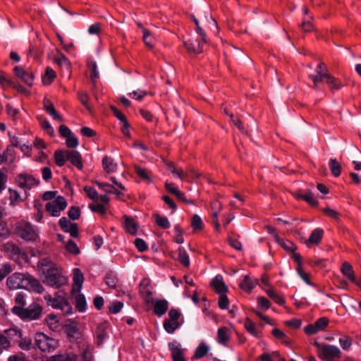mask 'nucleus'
Wrapping results in <instances>:
<instances>
[{"mask_svg": "<svg viewBox=\"0 0 361 361\" xmlns=\"http://www.w3.org/2000/svg\"><path fill=\"white\" fill-rule=\"evenodd\" d=\"M6 283L10 289H26L37 293H42L44 290L39 281L27 273L16 272L8 276Z\"/></svg>", "mask_w": 361, "mask_h": 361, "instance_id": "f257e3e1", "label": "nucleus"}, {"mask_svg": "<svg viewBox=\"0 0 361 361\" xmlns=\"http://www.w3.org/2000/svg\"><path fill=\"white\" fill-rule=\"evenodd\" d=\"M56 164L61 167L65 165L66 161H70L78 169H83L82 158L77 150H56L54 154Z\"/></svg>", "mask_w": 361, "mask_h": 361, "instance_id": "f03ea898", "label": "nucleus"}, {"mask_svg": "<svg viewBox=\"0 0 361 361\" xmlns=\"http://www.w3.org/2000/svg\"><path fill=\"white\" fill-rule=\"evenodd\" d=\"M42 306L35 302L31 303L27 307H13L11 308V312L25 322L40 319L42 315Z\"/></svg>", "mask_w": 361, "mask_h": 361, "instance_id": "7ed1b4c3", "label": "nucleus"}, {"mask_svg": "<svg viewBox=\"0 0 361 361\" xmlns=\"http://www.w3.org/2000/svg\"><path fill=\"white\" fill-rule=\"evenodd\" d=\"M35 345L39 350L44 353H51L56 350L59 346L57 340L48 336L42 332H37L35 334Z\"/></svg>", "mask_w": 361, "mask_h": 361, "instance_id": "20e7f679", "label": "nucleus"}, {"mask_svg": "<svg viewBox=\"0 0 361 361\" xmlns=\"http://www.w3.org/2000/svg\"><path fill=\"white\" fill-rule=\"evenodd\" d=\"M4 250L10 255L11 258L16 262L19 265L24 263H28V255L18 245L12 241L7 242L4 245Z\"/></svg>", "mask_w": 361, "mask_h": 361, "instance_id": "39448f33", "label": "nucleus"}, {"mask_svg": "<svg viewBox=\"0 0 361 361\" xmlns=\"http://www.w3.org/2000/svg\"><path fill=\"white\" fill-rule=\"evenodd\" d=\"M45 280L44 282L52 287L56 288H61L66 282L59 269L56 267H51L44 271Z\"/></svg>", "mask_w": 361, "mask_h": 361, "instance_id": "423d86ee", "label": "nucleus"}, {"mask_svg": "<svg viewBox=\"0 0 361 361\" xmlns=\"http://www.w3.org/2000/svg\"><path fill=\"white\" fill-rule=\"evenodd\" d=\"M16 235L26 241H35L37 234L32 224L29 222L20 223L16 225L14 228Z\"/></svg>", "mask_w": 361, "mask_h": 361, "instance_id": "0eeeda50", "label": "nucleus"}, {"mask_svg": "<svg viewBox=\"0 0 361 361\" xmlns=\"http://www.w3.org/2000/svg\"><path fill=\"white\" fill-rule=\"evenodd\" d=\"M67 207V201L63 196H57L53 202L45 204L46 211L52 216H59L60 212L63 211Z\"/></svg>", "mask_w": 361, "mask_h": 361, "instance_id": "6e6552de", "label": "nucleus"}, {"mask_svg": "<svg viewBox=\"0 0 361 361\" xmlns=\"http://www.w3.org/2000/svg\"><path fill=\"white\" fill-rule=\"evenodd\" d=\"M15 183L20 188L31 190L34 186L39 185L40 181L31 174L20 173L16 176Z\"/></svg>", "mask_w": 361, "mask_h": 361, "instance_id": "1a4fd4ad", "label": "nucleus"}, {"mask_svg": "<svg viewBox=\"0 0 361 361\" xmlns=\"http://www.w3.org/2000/svg\"><path fill=\"white\" fill-rule=\"evenodd\" d=\"M341 354L337 346L326 344L322 350L317 353V356L323 361H337V359L341 358Z\"/></svg>", "mask_w": 361, "mask_h": 361, "instance_id": "9d476101", "label": "nucleus"}, {"mask_svg": "<svg viewBox=\"0 0 361 361\" xmlns=\"http://www.w3.org/2000/svg\"><path fill=\"white\" fill-rule=\"evenodd\" d=\"M59 225L66 233H68L71 237L79 236V228L76 223H72L66 217L63 216L59 221Z\"/></svg>", "mask_w": 361, "mask_h": 361, "instance_id": "9b49d317", "label": "nucleus"}, {"mask_svg": "<svg viewBox=\"0 0 361 361\" xmlns=\"http://www.w3.org/2000/svg\"><path fill=\"white\" fill-rule=\"evenodd\" d=\"M169 348L171 353L173 361H187L184 356V349L176 341L169 343Z\"/></svg>", "mask_w": 361, "mask_h": 361, "instance_id": "f8f14e48", "label": "nucleus"}, {"mask_svg": "<svg viewBox=\"0 0 361 361\" xmlns=\"http://www.w3.org/2000/svg\"><path fill=\"white\" fill-rule=\"evenodd\" d=\"M341 271L343 275L348 278L353 283L361 288V278L359 280L356 279L353 267L350 263L344 262L341 265Z\"/></svg>", "mask_w": 361, "mask_h": 361, "instance_id": "ddd939ff", "label": "nucleus"}, {"mask_svg": "<svg viewBox=\"0 0 361 361\" xmlns=\"http://www.w3.org/2000/svg\"><path fill=\"white\" fill-rule=\"evenodd\" d=\"M210 286L212 287L217 294H223L228 292V286L224 281L223 276L220 274L216 275L210 282Z\"/></svg>", "mask_w": 361, "mask_h": 361, "instance_id": "4468645a", "label": "nucleus"}, {"mask_svg": "<svg viewBox=\"0 0 361 361\" xmlns=\"http://www.w3.org/2000/svg\"><path fill=\"white\" fill-rule=\"evenodd\" d=\"M109 327L108 321H104L97 326L96 336H97V345L100 346L103 344L105 338L107 336L106 330Z\"/></svg>", "mask_w": 361, "mask_h": 361, "instance_id": "2eb2a0df", "label": "nucleus"}, {"mask_svg": "<svg viewBox=\"0 0 361 361\" xmlns=\"http://www.w3.org/2000/svg\"><path fill=\"white\" fill-rule=\"evenodd\" d=\"M73 284L72 287V292H80L84 282V276L82 271L79 268H75L73 269Z\"/></svg>", "mask_w": 361, "mask_h": 361, "instance_id": "dca6fc26", "label": "nucleus"}, {"mask_svg": "<svg viewBox=\"0 0 361 361\" xmlns=\"http://www.w3.org/2000/svg\"><path fill=\"white\" fill-rule=\"evenodd\" d=\"M184 47L189 53L200 54L202 52L201 42L197 39H190L183 42Z\"/></svg>", "mask_w": 361, "mask_h": 361, "instance_id": "f3484780", "label": "nucleus"}, {"mask_svg": "<svg viewBox=\"0 0 361 361\" xmlns=\"http://www.w3.org/2000/svg\"><path fill=\"white\" fill-rule=\"evenodd\" d=\"M0 84L4 88L6 85L10 86L16 89L19 93L24 94H30V91L19 83H16L5 76H0Z\"/></svg>", "mask_w": 361, "mask_h": 361, "instance_id": "a211bd4d", "label": "nucleus"}, {"mask_svg": "<svg viewBox=\"0 0 361 361\" xmlns=\"http://www.w3.org/2000/svg\"><path fill=\"white\" fill-rule=\"evenodd\" d=\"M63 328L68 338H76L75 335L78 333L79 329L75 321L68 319Z\"/></svg>", "mask_w": 361, "mask_h": 361, "instance_id": "6ab92c4d", "label": "nucleus"}, {"mask_svg": "<svg viewBox=\"0 0 361 361\" xmlns=\"http://www.w3.org/2000/svg\"><path fill=\"white\" fill-rule=\"evenodd\" d=\"M123 218L124 219V227L126 231L133 235H136L137 232L138 224L135 221V219L126 214L123 215Z\"/></svg>", "mask_w": 361, "mask_h": 361, "instance_id": "aec40b11", "label": "nucleus"}, {"mask_svg": "<svg viewBox=\"0 0 361 361\" xmlns=\"http://www.w3.org/2000/svg\"><path fill=\"white\" fill-rule=\"evenodd\" d=\"M102 164L104 171L109 174L112 173L117 170V164L114 161V159L111 157L107 155L103 157Z\"/></svg>", "mask_w": 361, "mask_h": 361, "instance_id": "412c9836", "label": "nucleus"}, {"mask_svg": "<svg viewBox=\"0 0 361 361\" xmlns=\"http://www.w3.org/2000/svg\"><path fill=\"white\" fill-rule=\"evenodd\" d=\"M169 308V302L166 300H157L154 304L153 312L158 316L161 317L166 313Z\"/></svg>", "mask_w": 361, "mask_h": 361, "instance_id": "4be33fe9", "label": "nucleus"}, {"mask_svg": "<svg viewBox=\"0 0 361 361\" xmlns=\"http://www.w3.org/2000/svg\"><path fill=\"white\" fill-rule=\"evenodd\" d=\"M257 284V279H252L247 275L244 276L243 281L240 282V287L245 292L250 293L254 289Z\"/></svg>", "mask_w": 361, "mask_h": 361, "instance_id": "5701e85b", "label": "nucleus"}, {"mask_svg": "<svg viewBox=\"0 0 361 361\" xmlns=\"http://www.w3.org/2000/svg\"><path fill=\"white\" fill-rule=\"evenodd\" d=\"M140 293L145 299L149 298L152 295V287L148 279H144L140 284Z\"/></svg>", "mask_w": 361, "mask_h": 361, "instance_id": "b1692460", "label": "nucleus"}, {"mask_svg": "<svg viewBox=\"0 0 361 361\" xmlns=\"http://www.w3.org/2000/svg\"><path fill=\"white\" fill-rule=\"evenodd\" d=\"M324 235V231L322 228H317L312 231L308 240L306 241V244L310 243L318 245Z\"/></svg>", "mask_w": 361, "mask_h": 361, "instance_id": "393cba45", "label": "nucleus"}, {"mask_svg": "<svg viewBox=\"0 0 361 361\" xmlns=\"http://www.w3.org/2000/svg\"><path fill=\"white\" fill-rule=\"evenodd\" d=\"M44 108L46 111L56 120L63 121L62 116L56 111L54 104L49 100L44 102Z\"/></svg>", "mask_w": 361, "mask_h": 361, "instance_id": "a878e982", "label": "nucleus"}, {"mask_svg": "<svg viewBox=\"0 0 361 361\" xmlns=\"http://www.w3.org/2000/svg\"><path fill=\"white\" fill-rule=\"evenodd\" d=\"M8 192L10 194L9 200H10V204L11 206H16L18 203L25 201V200L27 198L26 192H25V197L24 198H23L20 195L19 192L17 190L12 189L11 188H8Z\"/></svg>", "mask_w": 361, "mask_h": 361, "instance_id": "bb28decb", "label": "nucleus"}, {"mask_svg": "<svg viewBox=\"0 0 361 361\" xmlns=\"http://www.w3.org/2000/svg\"><path fill=\"white\" fill-rule=\"evenodd\" d=\"M244 326L251 335L255 337L260 336L262 331L257 329L255 324L249 317L245 319Z\"/></svg>", "mask_w": 361, "mask_h": 361, "instance_id": "cd10ccee", "label": "nucleus"}, {"mask_svg": "<svg viewBox=\"0 0 361 361\" xmlns=\"http://www.w3.org/2000/svg\"><path fill=\"white\" fill-rule=\"evenodd\" d=\"M104 281L109 288L115 289L117 286L118 279L116 274L114 272L110 271L106 274Z\"/></svg>", "mask_w": 361, "mask_h": 361, "instance_id": "c85d7f7f", "label": "nucleus"}, {"mask_svg": "<svg viewBox=\"0 0 361 361\" xmlns=\"http://www.w3.org/2000/svg\"><path fill=\"white\" fill-rule=\"evenodd\" d=\"M20 341H18V346L23 350H30L35 348V343H32V339L28 337H19Z\"/></svg>", "mask_w": 361, "mask_h": 361, "instance_id": "c756f323", "label": "nucleus"}, {"mask_svg": "<svg viewBox=\"0 0 361 361\" xmlns=\"http://www.w3.org/2000/svg\"><path fill=\"white\" fill-rule=\"evenodd\" d=\"M37 118L39 121L42 128L47 131L49 136L54 137L55 135V131L49 121L47 118H43L42 116H37Z\"/></svg>", "mask_w": 361, "mask_h": 361, "instance_id": "7c9ffc66", "label": "nucleus"}, {"mask_svg": "<svg viewBox=\"0 0 361 361\" xmlns=\"http://www.w3.org/2000/svg\"><path fill=\"white\" fill-rule=\"evenodd\" d=\"M180 325L181 324L178 321L171 319H165L163 324L164 329L169 334H173Z\"/></svg>", "mask_w": 361, "mask_h": 361, "instance_id": "2f4dec72", "label": "nucleus"}, {"mask_svg": "<svg viewBox=\"0 0 361 361\" xmlns=\"http://www.w3.org/2000/svg\"><path fill=\"white\" fill-rule=\"evenodd\" d=\"M45 322L52 331H57L59 327V322L57 316L54 314H49L45 319Z\"/></svg>", "mask_w": 361, "mask_h": 361, "instance_id": "473e14b6", "label": "nucleus"}, {"mask_svg": "<svg viewBox=\"0 0 361 361\" xmlns=\"http://www.w3.org/2000/svg\"><path fill=\"white\" fill-rule=\"evenodd\" d=\"M229 340L228 334V329L226 326L219 328L217 331V341L219 343L226 345V342Z\"/></svg>", "mask_w": 361, "mask_h": 361, "instance_id": "72a5a7b5", "label": "nucleus"}, {"mask_svg": "<svg viewBox=\"0 0 361 361\" xmlns=\"http://www.w3.org/2000/svg\"><path fill=\"white\" fill-rule=\"evenodd\" d=\"M326 82L328 84L331 90H338L342 87L341 81L338 78H334L328 73L327 76L326 77Z\"/></svg>", "mask_w": 361, "mask_h": 361, "instance_id": "f704fd0d", "label": "nucleus"}, {"mask_svg": "<svg viewBox=\"0 0 361 361\" xmlns=\"http://www.w3.org/2000/svg\"><path fill=\"white\" fill-rule=\"evenodd\" d=\"M56 77L55 71L50 67H47L45 70L44 76L42 77V82L44 85H50Z\"/></svg>", "mask_w": 361, "mask_h": 361, "instance_id": "c9c22d12", "label": "nucleus"}, {"mask_svg": "<svg viewBox=\"0 0 361 361\" xmlns=\"http://www.w3.org/2000/svg\"><path fill=\"white\" fill-rule=\"evenodd\" d=\"M153 217L155 219V223L158 226L164 229H167L170 227V223L167 217L162 216L157 213L154 214Z\"/></svg>", "mask_w": 361, "mask_h": 361, "instance_id": "e433bc0d", "label": "nucleus"}, {"mask_svg": "<svg viewBox=\"0 0 361 361\" xmlns=\"http://www.w3.org/2000/svg\"><path fill=\"white\" fill-rule=\"evenodd\" d=\"M3 212H0V237L6 239L11 235V231L8 228L7 223L2 221Z\"/></svg>", "mask_w": 361, "mask_h": 361, "instance_id": "4c0bfd02", "label": "nucleus"}, {"mask_svg": "<svg viewBox=\"0 0 361 361\" xmlns=\"http://www.w3.org/2000/svg\"><path fill=\"white\" fill-rule=\"evenodd\" d=\"M178 262L185 267H188L190 266V259L189 255L183 247L178 248Z\"/></svg>", "mask_w": 361, "mask_h": 361, "instance_id": "58836bf2", "label": "nucleus"}, {"mask_svg": "<svg viewBox=\"0 0 361 361\" xmlns=\"http://www.w3.org/2000/svg\"><path fill=\"white\" fill-rule=\"evenodd\" d=\"M268 296L272 299L276 303L279 305H283L286 302L284 298L280 295H279L274 290L269 289L266 290Z\"/></svg>", "mask_w": 361, "mask_h": 361, "instance_id": "ea45409f", "label": "nucleus"}, {"mask_svg": "<svg viewBox=\"0 0 361 361\" xmlns=\"http://www.w3.org/2000/svg\"><path fill=\"white\" fill-rule=\"evenodd\" d=\"M209 351V347L203 342L200 343L196 348L194 357L195 359H200L205 356Z\"/></svg>", "mask_w": 361, "mask_h": 361, "instance_id": "a19ab883", "label": "nucleus"}, {"mask_svg": "<svg viewBox=\"0 0 361 361\" xmlns=\"http://www.w3.org/2000/svg\"><path fill=\"white\" fill-rule=\"evenodd\" d=\"M87 66L89 68L91 69L92 73L90 74V78L92 80V83L94 85L96 82L95 79L99 77L97 63L96 61L91 60L90 61L87 62Z\"/></svg>", "mask_w": 361, "mask_h": 361, "instance_id": "79ce46f5", "label": "nucleus"}, {"mask_svg": "<svg viewBox=\"0 0 361 361\" xmlns=\"http://www.w3.org/2000/svg\"><path fill=\"white\" fill-rule=\"evenodd\" d=\"M329 169L335 177H338L341 173V166L336 159H331L329 161Z\"/></svg>", "mask_w": 361, "mask_h": 361, "instance_id": "37998d69", "label": "nucleus"}, {"mask_svg": "<svg viewBox=\"0 0 361 361\" xmlns=\"http://www.w3.org/2000/svg\"><path fill=\"white\" fill-rule=\"evenodd\" d=\"M135 173L142 180L152 181L148 171L146 169L142 168L139 165L134 166Z\"/></svg>", "mask_w": 361, "mask_h": 361, "instance_id": "c03bdc74", "label": "nucleus"}, {"mask_svg": "<svg viewBox=\"0 0 361 361\" xmlns=\"http://www.w3.org/2000/svg\"><path fill=\"white\" fill-rule=\"evenodd\" d=\"M76 309L80 312H83L86 310V306H87V303H86V299H85V297L83 294H79L78 295L76 296Z\"/></svg>", "mask_w": 361, "mask_h": 361, "instance_id": "a18cd8bd", "label": "nucleus"}, {"mask_svg": "<svg viewBox=\"0 0 361 361\" xmlns=\"http://www.w3.org/2000/svg\"><path fill=\"white\" fill-rule=\"evenodd\" d=\"M312 16L304 18L303 22L301 23L300 26L305 32H310L314 30V26L312 23Z\"/></svg>", "mask_w": 361, "mask_h": 361, "instance_id": "49530a36", "label": "nucleus"}, {"mask_svg": "<svg viewBox=\"0 0 361 361\" xmlns=\"http://www.w3.org/2000/svg\"><path fill=\"white\" fill-rule=\"evenodd\" d=\"M191 226L194 231H201L203 229V222L198 214H194L192 216Z\"/></svg>", "mask_w": 361, "mask_h": 361, "instance_id": "de8ad7c7", "label": "nucleus"}, {"mask_svg": "<svg viewBox=\"0 0 361 361\" xmlns=\"http://www.w3.org/2000/svg\"><path fill=\"white\" fill-rule=\"evenodd\" d=\"M54 61L60 66H64L68 70L71 68V62L63 53H60L59 57L55 58Z\"/></svg>", "mask_w": 361, "mask_h": 361, "instance_id": "09e8293b", "label": "nucleus"}, {"mask_svg": "<svg viewBox=\"0 0 361 361\" xmlns=\"http://www.w3.org/2000/svg\"><path fill=\"white\" fill-rule=\"evenodd\" d=\"M302 200L305 201L312 207H317L319 205V202L313 197V194L310 190H307L303 196L302 197Z\"/></svg>", "mask_w": 361, "mask_h": 361, "instance_id": "8fccbe9b", "label": "nucleus"}, {"mask_svg": "<svg viewBox=\"0 0 361 361\" xmlns=\"http://www.w3.org/2000/svg\"><path fill=\"white\" fill-rule=\"evenodd\" d=\"M296 271L298 274V275L301 277V279L307 284L310 286H315L314 283H312L310 280V274L306 273L303 269L302 265L297 266Z\"/></svg>", "mask_w": 361, "mask_h": 361, "instance_id": "3c124183", "label": "nucleus"}, {"mask_svg": "<svg viewBox=\"0 0 361 361\" xmlns=\"http://www.w3.org/2000/svg\"><path fill=\"white\" fill-rule=\"evenodd\" d=\"M81 211L78 206H72L68 212V216L71 220H78L80 217Z\"/></svg>", "mask_w": 361, "mask_h": 361, "instance_id": "603ef678", "label": "nucleus"}, {"mask_svg": "<svg viewBox=\"0 0 361 361\" xmlns=\"http://www.w3.org/2000/svg\"><path fill=\"white\" fill-rule=\"evenodd\" d=\"M84 191L85 192L86 195L90 199L92 200L94 202L98 201V192L94 188L86 185L84 187Z\"/></svg>", "mask_w": 361, "mask_h": 361, "instance_id": "864d4df0", "label": "nucleus"}, {"mask_svg": "<svg viewBox=\"0 0 361 361\" xmlns=\"http://www.w3.org/2000/svg\"><path fill=\"white\" fill-rule=\"evenodd\" d=\"M142 33H143V42L146 44V46L149 47V48H153L152 44V39L153 37L151 35V32L149 30L146 28H142Z\"/></svg>", "mask_w": 361, "mask_h": 361, "instance_id": "5fc2aeb1", "label": "nucleus"}, {"mask_svg": "<svg viewBox=\"0 0 361 361\" xmlns=\"http://www.w3.org/2000/svg\"><path fill=\"white\" fill-rule=\"evenodd\" d=\"M329 319L326 317H322L317 319L314 322L318 331H323L329 325Z\"/></svg>", "mask_w": 361, "mask_h": 361, "instance_id": "6e6d98bb", "label": "nucleus"}, {"mask_svg": "<svg viewBox=\"0 0 361 361\" xmlns=\"http://www.w3.org/2000/svg\"><path fill=\"white\" fill-rule=\"evenodd\" d=\"M66 249L71 254L73 255H78L80 252L79 247H78L77 244L73 240H69L66 245Z\"/></svg>", "mask_w": 361, "mask_h": 361, "instance_id": "4d7b16f0", "label": "nucleus"}, {"mask_svg": "<svg viewBox=\"0 0 361 361\" xmlns=\"http://www.w3.org/2000/svg\"><path fill=\"white\" fill-rule=\"evenodd\" d=\"M271 334L276 338L283 340V342L286 345H290V342L285 340L287 338V336L281 329L275 328L272 330Z\"/></svg>", "mask_w": 361, "mask_h": 361, "instance_id": "13d9d810", "label": "nucleus"}, {"mask_svg": "<svg viewBox=\"0 0 361 361\" xmlns=\"http://www.w3.org/2000/svg\"><path fill=\"white\" fill-rule=\"evenodd\" d=\"M123 307V303L120 301H114L109 306V312L111 314L118 313Z\"/></svg>", "mask_w": 361, "mask_h": 361, "instance_id": "bf43d9fd", "label": "nucleus"}, {"mask_svg": "<svg viewBox=\"0 0 361 361\" xmlns=\"http://www.w3.org/2000/svg\"><path fill=\"white\" fill-rule=\"evenodd\" d=\"M322 212L326 215L327 216L334 219L338 220L340 219L341 214L337 211L332 209L329 207H326L322 209Z\"/></svg>", "mask_w": 361, "mask_h": 361, "instance_id": "052dcab7", "label": "nucleus"}, {"mask_svg": "<svg viewBox=\"0 0 361 361\" xmlns=\"http://www.w3.org/2000/svg\"><path fill=\"white\" fill-rule=\"evenodd\" d=\"M218 305L221 310L228 309L229 300L225 293L220 294Z\"/></svg>", "mask_w": 361, "mask_h": 361, "instance_id": "680f3d73", "label": "nucleus"}, {"mask_svg": "<svg viewBox=\"0 0 361 361\" xmlns=\"http://www.w3.org/2000/svg\"><path fill=\"white\" fill-rule=\"evenodd\" d=\"M135 245L137 250L140 252H144L148 250V246L145 241L140 238H137L135 240Z\"/></svg>", "mask_w": 361, "mask_h": 361, "instance_id": "e2e57ef3", "label": "nucleus"}, {"mask_svg": "<svg viewBox=\"0 0 361 361\" xmlns=\"http://www.w3.org/2000/svg\"><path fill=\"white\" fill-rule=\"evenodd\" d=\"M4 157L6 158L7 161H9L11 163L13 162L16 159V151L13 146H8L6 150L4 152Z\"/></svg>", "mask_w": 361, "mask_h": 361, "instance_id": "0e129e2a", "label": "nucleus"}, {"mask_svg": "<svg viewBox=\"0 0 361 361\" xmlns=\"http://www.w3.org/2000/svg\"><path fill=\"white\" fill-rule=\"evenodd\" d=\"M282 247L287 250V251H296L297 246L295 244H294L292 241L288 240H282V241L280 243Z\"/></svg>", "mask_w": 361, "mask_h": 361, "instance_id": "69168bd1", "label": "nucleus"}, {"mask_svg": "<svg viewBox=\"0 0 361 361\" xmlns=\"http://www.w3.org/2000/svg\"><path fill=\"white\" fill-rule=\"evenodd\" d=\"M114 115L122 123L128 121L126 116L115 106H111L110 107Z\"/></svg>", "mask_w": 361, "mask_h": 361, "instance_id": "338daca9", "label": "nucleus"}, {"mask_svg": "<svg viewBox=\"0 0 361 361\" xmlns=\"http://www.w3.org/2000/svg\"><path fill=\"white\" fill-rule=\"evenodd\" d=\"M89 208L92 212H97L101 215H104L106 213V208L102 204H90Z\"/></svg>", "mask_w": 361, "mask_h": 361, "instance_id": "774afa93", "label": "nucleus"}]
</instances>
